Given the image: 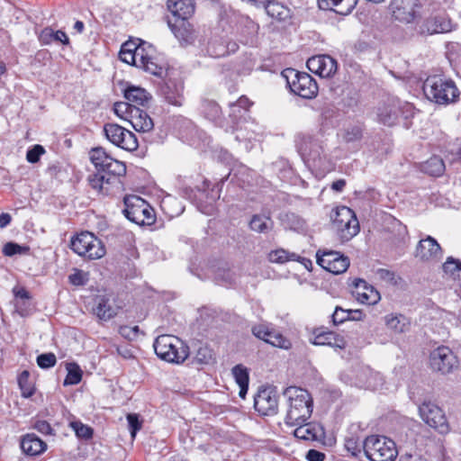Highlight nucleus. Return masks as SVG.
<instances>
[{"label":"nucleus","mask_w":461,"mask_h":461,"mask_svg":"<svg viewBox=\"0 0 461 461\" xmlns=\"http://www.w3.org/2000/svg\"><path fill=\"white\" fill-rule=\"evenodd\" d=\"M123 214L138 225H151L155 222L154 209L142 198L131 195L124 198Z\"/></svg>","instance_id":"8"},{"label":"nucleus","mask_w":461,"mask_h":461,"mask_svg":"<svg viewBox=\"0 0 461 461\" xmlns=\"http://www.w3.org/2000/svg\"><path fill=\"white\" fill-rule=\"evenodd\" d=\"M157 356L169 363H183L189 356V348L183 340L172 335H160L154 342Z\"/></svg>","instance_id":"4"},{"label":"nucleus","mask_w":461,"mask_h":461,"mask_svg":"<svg viewBox=\"0 0 461 461\" xmlns=\"http://www.w3.org/2000/svg\"><path fill=\"white\" fill-rule=\"evenodd\" d=\"M309 70L321 77H332L338 68L337 61L330 55H316L307 60Z\"/></svg>","instance_id":"17"},{"label":"nucleus","mask_w":461,"mask_h":461,"mask_svg":"<svg viewBox=\"0 0 461 461\" xmlns=\"http://www.w3.org/2000/svg\"><path fill=\"white\" fill-rule=\"evenodd\" d=\"M88 181L92 188L103 194H108L112 186L120 184L119 176L107 175L98 171H96L95 174L89 176Z\"/></svg>","instance_id":"24"},{"label":"nucleus","mask_w":461,"mask_h":461,"mask_svg":"<svg viewBox=\"0 0 461 461\" xmlns=\"http://www.w3.org/2000/svg\"><path fill=\"white\" fill-rule=\"evenodd\" d=\"M137 106L131 104L129 102H117L113 105L114 113L124 121H128L131 116V111L136 109Z\"/></svg>","instance_id":"51"},{"label":"nucleus","mask_w":461,"mask_h":461,"mask_svg":"<svg viewBox=\"0 0 461 461\" xmlns=\"http://www.w3.org/2000/svg\"><path fill=\"white\" fill-rule=\"evenodd\" d=\"M362 136V129L359 126H353L345 131L343 139L347 142H354L361 140Z\"/></svg>","instance_id":"55"},{"label":"nucleus","mask_w":461,"mask_h":461,"mask_svg":"<svg viewBox=\"0 0 461 461\" xmlns=\"http://www.w3.org/2000/svg\"><path fill=\"white\" fill-rule=\"evenodd\" d=\"M317 263L325 270L335 274L344 273L349 267V258L334 250H319L316 254Z\"/></svg>","instance_id":"15"},{"label":"nucleus","mask_w":461,"mask_h":461,"mask_svg":"<svg viewBox=\"0 0 461 461\" xmlns=\"http://www.w3.org/2000/svg\"><path fill=\"white\" fill-rule=\"evenodd\" d=\"M452 28L451 21L444 14H440L427 18L420 27V32L429 34L445 33L450 32Z\"/></svg>","instance_id":"22"},{"label":"nucleus","mask_w":461,"mask_h":461,"mask_svg":"<svg viewBox=\"0 0 461 461\" xmlns=\"http://www.w3.org/2000/svg\"><path fill=\"white\" fill-rule=\"evenodd\" d=\"M254 407L262 415L276 414L278 409L276 393L271 388L259 390L254 399Z\"/></svg>","instance_id":"18"},{"label":"nucleus","mask_w":461,"mask_h":461,"mask_svg":"<svg viewBox=\"0 0 461 461\" xmlns=\"http://www.w3.org/2000/svg\"><path fill=\"white\" fill-rule=\"evenodd\" d=\"M312 343L317 346H330L339 349L346 347L344 338L332 331H316Z\"/></svg>","instance_id":"28"},{"label":"nucleus","mask_w":461,"mask_h":461,"mask_svg":"<svg viewBox=\"0 0 461 461\" xmlns=\"http://www.w3.org/2000/svg\"><path fill=\"white\" fill-rule=\"evenodd\" d=\"M193 361H194V363L198 364V365L212 364L215 361L214 352L207 345H201L197 348Z\"/></svg>","instance_id":"45"},{"label":"nucleus","mask_w":461,"mask_h":461,"mask_svg":"<svg viewBox=\"0 0 461 461\" xmlns=\"http://www.w3.org/2000/svg\"><path fill=\"white\" fill-rule=\"evenodd\" d=\"M290 91L305 99L313 98L318 93L316 81L307 73L294 68H286L282 72Z\"/></svg>","instance_id":"7"},{"label":"nucleus","mask_w":461,"mask_h":461,"mask_svg":"<svg viewBox=\"0 0 461 461\" xmlns=\"http://www.w3.org/2000/svg\"><path fill=\"white\" fill-rule=\"evenodd\" d=\"M167 91L165 92V97H166L167 101L170 104H173L175 106H181L183 104V103H184V96H183L184 86H183V84L180 83L178 86H176V92L175 93H171L169 91V89H170L169 85H167Z\"/></svg>","instance_id":"50"},{"label":"nucleus","mask_w":461,"mask_h":461,"mask_svg":"<svg viewBox=\"0 0 461 461\" xmlns=\"http://www.w3.org/2000/svg\"><path fill=\"white\" fill-rule=\"evenodd\" d=\"M94 312L100 320L104 321L110 320L116 314L114 308L110 305L109 300L104 296L97 298Z\"/></svg>","instance_id":"42"},{"label":"nucleus","mask_w":461,"mask_h":461,"mask_svg":"<svg viewBox=\"0 0 461 461\" xmlns=\"http://www.w3.org/2000/svg\"><path fill=\"white\" fill-rule=\"evenodd\" d=\"M325 457L324 453L315 449H310L306 454L307 461H324Z\"/></svg>","instance_id":"63"},{"label":"nucleus","mask_w":461,"mask_h":461,"mask_svg":"<svg viewBox=\"0 0 461 461\" xmlns=\"http://www.w3.org/2000/svg\"><path fill=\"white\" fill-rule=\"evenodd\" d=\"M168 26L180 41L190 43L193 41V29L187 20L168 21Z\"/></svg>","instance_id":"33"},{"label":"nucleus","mask_w":461,"mask_h":461,"mask_svg":"<svg viewBox=\"0 0 461 461\" xmlns=\"http://www.w3.org/2000/svg\"><path fill=\"white\" fill-rule=\"evenodd\" d=\"M57 357L53 353L41 354L37 357V364L41 368H50L56 365Z\"/></svg>","instance_id":"54"},{"label":"nucleus","mask_w":461,"mask_h":461,"mask_svg":"<svg viewBox=\"0 0 461 461\" xmlns=\"http://www.w3.org/2000/svg\"><path fill=\"white\" fill-rule=\"evenodd\" d=\"M124 97L131 104L144 106L150 99V95L139 86H129L124 91Z\"/></svg>","instance_id":"37"},{"label":"nucleus","mask_w":461,"mask_h":461,"mask_svg":"<svg viewBox=\"0 0 461 461\" xmlns=\"http://www.w3.org/2000/svg\"><path fill=\"white\" fill-rule=\"evenodd\" d=\"M119 57L122 62L140 68L151 75L162 77L164 74L165 65L151 44L143 41L139 44L132 41H126L122 45Z\"/></svg>","instance_id":"1"},{"label":"nucleus","mask_w":461,"mask_h":461,"mask_svg":"<svg viewBox=\"0 0 461 461\" xmlns=\"http://www.w3.org/2000/svg\"><path fill=\"white\" fill-rule=\"evenodd\" d=\"M421 170L429 176H439L444 173L445 164L439 157L434 156L422 164Z\"/></svg>","instance_id":"41"},{"label":"nucleus","mask_w":461,"mask_h":461,"mask_svg":"<svg viewBox=\"0 0 461 461\" xmlns=\"http://www.w3.org/2000/svg\"><path fill=\"white\" fill-rule=\"evenodd\" d=\"M267 14L278 21H284L289 17V9L278 2L271 1L266 5Z\"/></svg>","instance_id":"46"},{"label":"nucleus","mask_w":461,"mask_h":461,"mask_svg":"<svg viewBox=\"0 0 461 461\" xmlns=\"http://www.w3.org/2000/svg\"><path fill=\"white\" fill-rule=\"evenodd\" d=\"M226 39L215 37L209 41L207 54L212 58H221L228 55V49L225 47Z\"/></svg>","instance_id":"43"},{"label":"nucleus","mask_w":461,"mask_h":461,"mask_svg":"<svg viewBox=\"0 0 461 461\" xmlns=\"http://www.w3.org/2000/svg\"><path fill=\"white\" fill-rule=\"evenodd\" d=\"M129 122L139 132H149L154 128V122L148 113L139 107L131 111Z\"/></svg>","instance_id":"26"},{"label":"nucleus","mask_w":461,"mask_h":461,"mask_svg":"<svg viewBox=\"0 0 461 461\" xmlns=\"http://www.w3.org/2000/svg\"><path fill=\"white\" fill-rule=\"evenodd\" d=\"M70 427L75 431L77 437L84 439H89L93 436V429L87 425L83 424L81 421L70 422Z\"/></svg>","instance_id":"52"},{"label":"nucleus","mask_w":461,"mask_h":461,"mask_svg":"<svg viewBox=\"0 0 461 461\" xmlns=\"http://www.w3.org/2000/svg\"><path fill=\"white\" fill-rule=\"evenodd\" d=\"M67 376L63 382L65 386L74 385L80 383L82 379V370L79 366L76 363L67 364Z\"/></svg>","instance_id":"47"},{"label":"nucleus","mask_w":461,"mask_h":461,"mask_svg":"<svg viewBox=\"0 0 461 461\" xmlns=\"http://www.w3.org/2000/svg\"><path fill=\"white\" fill-rule=\"evenodd\" d=\"M444 276L451 280H459L461 278V261L453 257H448L442 265Z\"/></svg>","instance_id":"40"},{"label":"nucleus","mask_w":461,"mask_h":461,"mask_svg":"<svg viewBox=\"0 0 461 461\" xmlns=\"http://www.w3.org/2000/svg\"><path fill=\"white\" fill-rule=\"evenodd\" d=\"M272 327L267 323H259L252 327V333L259 339L265 340L269 335Z\"/></svg>","instance_id":"58"},{"label":"nucleus","mask_w":461,"mask_h":461,"mask_svg":"<svg viewBox=\"0 0 461 461\" xmlns=\"http://www.w3.org/2000/svg\"><path fill=\"white\" fill-rule=\"evenodd\" d=\"M401 113L400 101L395 98H389L378 107V121L387 126L396 123Z\"/></svg>","instance_id":"20"},{"label":"nucleus","mask_w":461,"mask_h":461,"mask_svg":"<svg viewBox=\"0 0 461 461\" xmlns=\"http://www.w3.org/2000/svg\"><path fill=\"white\" fill-rule=\"evenodd\" d=\"M127 420L129 424V429L131 431V438H135L137 432L141 429L142 424L139 420V416L136 413H129L127 415Z\"/></svg>","instance_id":"57"},{"label":"nucleus","mask_w":461,"mask_h":461,"mask_svg":"<svg viewBox=\"0 0 461 461\" xmlns=\"http://www.w3.org/2000/svg\"><path fill=\"white\" fill-rule=\"evenodd\" d=\"M212 276L216 284L228 286L236 281V275L227 264H220L212 267Z\"/></svg>","instance_id":"32"},{"label":"nucleus","mask_w":461,"mask_h":461,"mask_svg":"<svg viewBox=\"0 0 461 461\" xmlns=\"http://www.w3.org/2000/svg\"><path fill=\"white\" fill-rule=\"evenodd\" d=\"M251 230L258 233H268L274 228V221L270 212L254 214L249 221Z\"/></svg>","instance_id":"34"},{"label":"nucleus","mask_w":461,"mask_h":461,"mask_svg":"<svg viewBox=\"0 0 461 461\" xmlns=\"http://www.w3.org/2000/svg\"><path fill=\"white\" fill-rule=\"evenodd\" d=\"M268 259L270 262L277 264H284L288 261H298L303 263L305 267H307V264L312 265L311 260L306 259L305 258H302L295 253L289 252L283 249H278L269 252Z\"/></svg>","instance_id":"35"},{"label":"nucleus","mask_w":461,"mask_h":461,"mask_svg":"<svg viewBox=\"0 0 461 461\" xmlns=\"http://www.w3.org/2000/svg\"><path fill=\"white\" fill-rule=\"evenodd\" d=\"M449 151L461 159V139H456L449 144Z\"/></svg>","instance_id":"64"},{"label":"nucleus","mask_w":461,"mask_h":461,"mask_svg":"<svg viewBox=\"0 0 461 461\" xmlns=\"http://www.w3.org/2000/svg\"><path fill=\"white\" fill-rule=\"evenodd\" d=\"M365 455L371 461H393L397 456L395 443L379 435H371L363 442Z\"/></svg>","instance_id":"5"},{"label":"nucleus","mask_w":461,"mask_h":461,"mask_svg":"<svg viewBox=\"0 0 461 461\" xmlns=\"http://www.w3.org/2000/svg\"><path fill=\"white\" fill-rule=\"evenodd\" d=\"M294 436L302 441H318L324 438V429L315 422H303L294 426Z\"/></svg>","instance_id":"21"},{"label":"nucleus","mask_w":461,"mask_h":461,"mask_svg":"<svg viewBox=\"0 0 461 461\" xmlns=\"http://www.w3.org/2000/svg\"><path fill=\"white\" fill-rule=\"evenodd\" d=\"M69 281L74 285H82L86 281V274L81 270H77L69 276Z\"/></svg>","instance_id":"62"},{"label":"nucleus","mask_w":461,"mask_h":461,"mask_svg":"<svg viewBox=\"0 0 461 461\" xmlns=\"http://www.w3.org/2000/svg\"><path fill=\"white\" fill-rule=\"evenodd\" d=\"M45 153V149L40 145L36 144L32 149H28L26 153V159L30 163H37L40 160L41 155Z\"/></svg>","instance_id":"56"},{"label":"nucleus","mask_w":461,"mask_h":461,"mask_svg":"<svg viewBox=\"0 0 461 461\" xmlns=\"http://www.w3.org/2000/svg\"><path fill=\"white\" fill-rule=\"evenodd\" d=\"M18 385L22 392V396L29 398L34 393V386L30 382V373L27 370L23 371L18 376Z\"/></svg>","instance_id":"49"},{"label":"nucleus","mask_w":461,"mask_h":461,"mask_svg":"<svg viewBox=\"0 0 461 461\" xmlns=\"http://www.w3.org/2000/svg\"><path fill=\"white\" fill-rule=\"evenodd\" d=\"M361 447H363V444L360 445L354 438H348L345 440V448L353 456H356L358 453H360Z\"/></svg>","instance_id":"61"},{"label":"nucleus","mask_w":461,"mask_h":461,"mask_svg":"<svg viewBox=\"0 0 461 461\" xmlns=\"http://www.w3.org/2000/svg\"><path fill=\"white\" fill-rule=\"evenodd\" d=\"M375 276L378 279H380L387 284H390V285L396 284L394 273L388 269L379 268L375 271Z\"/></svg>","instance_id":"60"},{"label":"nucleus","mask_w":461,"mask_h":461,"mask_svg":"<svg viewBox=\"0 0 461 461\" xmlns=\"http://www.w3.org/2000/svg\"><path fill=\"white\" fill-rule=\"evenodd\" d=\"M419 411L422 420L438 433L447 434L449 431V425L444 411L435 403L423 402L419 407Z\"/></svg>","instance_id":"14"},{"label":"nucleus","mask_w":461,"mask_h":461,"mask_svg":"<svg viewBox=\"0 0 461 461\" xmlns=\"http://www.w3.org/2000/svg\"><path fill=\"white\" fill-rule=\"evenodd\" d=\"M384 384L383 376L380 373L370 368H363L357 374V384L370 390H376Z\"/></svg>","instance_id":"27"},{"label":"nucleus","mask_w":461,"mask_h":461,"mask_svg":"<svg viewBox=\"0 0 461 461\" xmlns=\"http://www.w3.org/2000/svg\"><path fill=\"white\" fill-rule=\"evenodd\" d=\"M358 0H318L321 9L333 10L337 14L347 15L352 12Z\"/></svg>","instance_id":"30"},{"label":"nucleus","mask_w":461,"mask_h":461,"mask_svg":"<svg viewBox=\"0 0 461 461\" xmlns=\"http://www.w3.org/2000/svg\"><path fill=\"white\" fill-rule=\"evenodd\" d=\"M429 365L433 372L448 375L457 370L459 360L450 348L439 346L429 353Z\"/></svg>","instance_id":"11"},{"label":"nucleus","mask_w":461,"mask_h":461,"mask_svg":"<svg viewBox=\"0 0 461 461\" xmlns=\"http://www.w3.org/2000/svg\"><path fill=\"white\" fill-rule=\"evenodd\" d=\"M415 256L422 261H430L440 258L442 257V249L434 238L428 236L426 239L419 241Z\"/></svg>","instance_id":"19"},{"label":"nucleus","mask_w":461,"mask_h":461,"mask_svg":"<svg viewBox=\"0 0 461 461\" xmlns=\"http://www.w3.org/2000/svg\"><path fill=\"white\" fill-rule=\"evenodd\" d=\"M104 131L109 141L122 149L134 151L139 147L135 134L119 124L106 123Z\"/></svg>","instance_id":"13"},{"label":"nucleus","mask_w":461,"mask_h":461,"mask_svg":"<svg viewBox=\"0 0 461 461\" xmlns=\"http://www.w3.org/2000/svg\"><path fill=\"white\" fill-rule=\"evenodd\" d=\"M167 9L176 20H187L194 13V0H167Z\"/></svg>","instance_id":"25"},{"label":"nucleus","mask_w":461,"mask_h":461,"mask_svg":"<svg viewBox=\"0 0 461 461\" xmlns=\"http://www.w3.org/2000/svg\"><path fill=\"white\" fill-rule=\"evenodd\" d=\"M423 93L428 100L440 105L458 101L460 92L452 79L439 76L429 77L423 84Z\"/></svg>","instance_id":"3"},{"label":"nucleus","mask_w":461,"mask_h":461,"mask_svg":"<svg viewBox=\"0 0 461 461\" xmlns=\"http://www.w3.org/2000/svg\"><path fill=\"white\" fill-rule=\"evenodd\" d=\"M330 219L334 230L342 241H348L359 231V223L355 212L347 206H338L331 212Z\"/></svg>","instance_id":"6"},{"label":"nucleus","mask_w":461,"mask_h":461,"mask_svg":"<svg viewBox=\"0 0 461 461\" xmlns=\"http://www.w3.org/2000/svg\"><path fill=\"white\" fill-rule=\"evenodd\" d=\"M90 160L96 171L111 176H122L126 172L124 163L112 158L104 149L94 148L89 152Z\"/></svg>","instance_id":"12"},{"label":"nucleus","mask_w":461,"mask_h":461,"mask_svg":"<svg viewBox=\"0 0 461 461\" xmlns=\"http://www.w3.org/2000/svg\"><path fill=\"white\" fill-rule=\"evenodd\" d=\"M263 133L261 127L254 122H246L243 127H240L236 133V140L238 141H251L258 140Z\"/></svg>","instance_id":"39"},{"label":"nucleus","mask_w":461,"mask_h":461,"mask_svg":"<svg viewBox=\"0 0 461 461\" xmlns=\"http://www.w3.org/2000/svg\"><path fill=\"white\" fill-rule=\"evenodd\" d=\"M201 111L208 120L216 123L219 122L221 112L220 106L214 101L203 100L201 105Z\"/></svg>","instance_id":"44"},{"label":"nucleus","mask_w":461,"mask_h":461,"mask_svg":"<svg viewBox=\"0 0 461 461\" xmlns=\"http://www.w3.org/2000/svg\"><path fill=\"white\" fill-rule=\"evenodd\" d=\"M39 41L42 45H50L54 41L61 42L64 45L69 44V39L65 32L56 31L50 27H46L39 33Z\"/></svg>","instance_id":"36"},{"label":"nucleus","mask_w":461,"mask_h":461,"mask_svg":"<svg viewBox=\"0 0 461 461\" xmlns=\"http://www.w3.org/2000/svg\"><path fill=\"white\" fill-rule=\"evenodd\" d=\"M264 341L274 347L284 349H288L292 346L288 339L283 336L280 332L275 330L273 328L270 330L269 335Z\"/></svg>","instance_id":"48"},{"label":"nucleus","mask_w":461,"mask_h":461,"mask_svg":"<svg viewBox=\"0 0 461 461\" xmlns=\"http://www.w3.org/2000/svg\"><path fill=\"white\" fill-rule=\"evenodd\" d=\"M296 149L307 167H319L325 158L321 143L306 134H297L295 137Z\"/></svg>","instance_id":"10"},{"label":"nucleus","mask_w":461,"mask_h":461,"mask_svg":"<svg viewBox=\"0 0 461 461\" xmlns=\"http://www.w3.org/2000/svg\"><path fill=\"white\" fill-rule=\"evenodd\" d=\"M384 323L388 330L397 334L409 331L411 327L409 318L400 313H390L385 315Z\"/></svg>","instance_id":"31"},{"label":"nucleus","mask_w":461,"mask_h":461,"mask_svg":"<svg viewBox=\"0 0 461 461\" xmlns=\"http://www.w3.org/2000/svg\"><path fill=\"white\" fill-rule=\"evenodd\" d=\"M231 374L234 377L235 382L240 387V397L245 398L249 388V369L241 364L236 365L235 366L232 367Z\"/></svg>","instance_id":"38"},{"label":"nucleus","mask_w":461,"mask_h":461,"mask_svg":"<svg viewBox=\"0 0 461 461\" xmlns=\"http://www.w3.org/2000/svg\"><path fill=\"white\" fill-rule=\"evenodd\" d=\"M349 310H345L341 307L337 306L332 314V321L334 324H340L349 319Z\"/></svg>","instance_id":"59"},{"label":"nucleus","mask_w":461,"mask_h":461,"mask_svg":"<svg viewBox=\"0 0 461 461\" xmlns=\"http://www.w3.org/2000/svg\"><path fill=\"white\" fill-rule=\"evenodd\" d=\"M29 251V248L26 246H21L14 242L6 243L3 248L4 255L12 257L16 254H25Z\"/></svg>","instance_id":"53"},{"label":"nucleus","mask_w":461,"mask_h":461,"mask_svg":"<svg viewBox=\"0 0 461 461\" xmlns=\"http://www.w3.org/2000/svg\"><path fill=\"white\" fill-rule=\"evenodd\" d=\"M21 448L28 456H38L47 449V444L33 433L25 435L21 440Z\"/></svg>","instance_id":"29"},{"label":"nucleus","mask_w":461,"mask_h":461,"mask_svg":"<svg viewBox=\"0 0 461 461\" xmlns=\"http://www.w3.org/2000/svg\"><path fill=\"white\" fill-rule=\"evenodd\" d=\"M70 248L77 255L90 260L99 259L105 255L103 242L89 231H82L72 238Z\"/></svg>","instance_id":"9"},{"label":"nucleus","mask_w":461,"mask_h":461,"mask_svg":"<svg viewBox=\"0 0 461 461\" xmlns=\"http://www.w3.org/2000/svg\"><path fill=\"white\" fill-rule=\"evenodd\" d=\"M355 291L353 292L357 300L361 303L374 305L377 303L380 299V294L372 285H368L363 279H357L354 282Z\"/></svg>","instance_id":"23"},{"label":"nucleus","mask_w":461,"mask_h":461,"mask_svg":"<svg viewBox=\"0 0 461 461\" xmlns=\"http://www.w3.org/2000/svg\"><path fill=\"white\" fill-rule=\"evenodd\" d=\"M390 7L395 20L410 23L417 18L420 5L419 0H392Z\"/></svg>","instance_id":"16"},{"label":"nucleus","mask_w":461,"mask_h":461,"mask_svg":"<svg viewBox=\"0 0 461 461\" xmlns=\"http://www.w3.org/2000/svg\"><path fill=\"white\" fill-rule=\"evenodd\" d=\"M284 396L287 401V411L285 418V423L287 426H297L311 418L313 401L307 390L290 386L284 391Z\"/></svg>","instance_id":"2"}]
</instances>
